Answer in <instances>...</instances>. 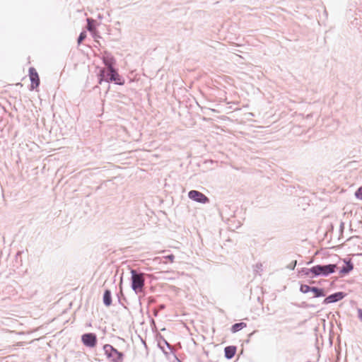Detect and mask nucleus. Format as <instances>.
Returning a JSON list of instances; mask_svg holds the SVG:
<instances>
[{
    "label": "nucleus",
    "mask_w": 362,
    "mask_h": 362,
    "mask_svg": "<svg viewBox=\"0 0 362 362\" xmlns=\"http://www.w3.org/2000/svg\"><path fill=\"white\" fill-rule=\"evenodd\" d=\"M356 197L362 200V186L356 191Z\"/></svg>",
    "instance_id": "17"
},
{
    "label": "nucleus",
    "mask_w": 362,
    "mask_h": 362,
    "mask_svg": "<svg viewBox=\"0 0 362 362\" xmlns=\"http://www.w3.org/2000/svg\"><path fill=\"white\" fill-rule=\"evenodd\" d=\"M103 303L106 306H110L112 303L111 293L109 290H106L104 293Z\"/></svg>",
    "instance_id": "11"
},
{
    "label": "nucleus",
    "mask_w": 362,
    "mask_h": 362,
    "mask_svg": "<svg viewBox=\"0 0 362 362\" xmlns=\"http://www.w3.org/2000/svg\"><path fill=\"white\" fill-rule=\"evenodd\" d=\"M104 62L107 67V71H109V65L111 64L112 66V63L111 60L108 59H105Z\"/></svg>",
    "instance_id": "18"
},
{
    "label": "nucleus",
    "mask_w": 362,
    "mask_h": 362,
    "mask_svg": "<svg viewBox=\"0 0 362 362\" xmlns=\"http://www.w3.org/2000/svg\"><path fill=\"white\" fill-rule=\"evenodd\" d=\"M310 291H312L314 293L313 297H315V298L325 296V293L323 291V289H322V288H318L317 287H312Z\"/></svg>",
    "instance_id": "12"
},
{
    "label": "nucleus",
    "mask_w": 362,
    "mask_h": 362,
    "mask_svg": "<svg viewBox=\"0 0 362 362\" xmlns=\"http://www.w3.org/2000/svg\"><path fill=\"white\" fill-rule=\"evenodd\" d=\"M163 258L169 259L171 262H173L174 261L175 257L173 255H170L164 257Z\"/></svg>",
    "instance_id": "19"
},
{
    "label": "nucleus",
    "mask_w": 362,
    "mask_h": 362,
    "mask_svg": "<svg viewBox=\"0 0 362 362\" xmlns=\"http://www.w3.org/2000/svg\"><path fill=\"white\" fill-rule=\"evenodd\" d=\"M30 72V78L32 82L31 88L34 89L37 87L40 84V78L37 73L36 72L34 68H30L29 70Z\"/></svg>",
    "instance_id": "8"
},
{
    "label": "nucleus",
    "mask_w": 362,
    "mask_h": 362,
    "mask_svg": "<svg viewBox=\"0 0 362 362\" xmlns=\"http://www.w3.org/2000/svg\"><path fill=\"white\" fill-rule=\"evenodd\" d=\"M81 340L83 344L88 347H94L97 342L95 334L87 333L82 335Z\"/></svg>",
    "instance_id": "6"
},
{
    "label": "nucleus",
    "mask_w": 362,
    "mask_h": 362,
    "mask_svg": "<svg viewBox=\"0 0 362 362\" xmlns=\"http://www.w3.org/2000/svg\"><path fill=\"white\" fill-rule=\"evenodd\" d=\"M357 312H358V317L359 320L362 322V309L358 308L357 310Z\"/></svg>",
    "instance_id": "21"
},
{
    "label": "nucleus",
    "mask_w": 362,
    "mask_h": 362,
    "mask_svg": "<svg viewBox=\"0 0 362 362\" xmlns=\"http://www.w3.org/2000/svg\"><path fill=\"white\" fill-rule=\"evenodd\" d=\"M189 199L199 203L206 204L209 202V198L202 192L197 190H191L188 193Z\"/></svg>",
    "instance_id": "5"
},
{
    "label": "nucleus",
    "mask_w": 362,
    "mask_h": 362,
    "mask_svg": "<svg viewBox=\"0 0 362 362\" xmlns=\"http://www.w3.org/2000/svg\"><path fill=\"white\" fill-rule=\"evenodd\" d=\"M86 37V33L85 31L81 32L78 38V43L80 44Z\"/></svg>",
    "instance_id": "16"
},
{
    "label": "nucleus",
    "mask_w": 362,
    "mask_h": 362,
    "mask_svg": "<svg viewBox=\"0 0 362 362\" xmlns=\"http://www.w3.org/2000/svg\"><path fill=\"white\" fill-rule=\"evenodd\" d=\"M100 83H101L102 81L105 80L107 82L114 81L119 85L124 84V80L111 64L109 65V71H105V69L100 70Z\"/></svg>",
    "instance_id": "2"
},
{
    "label": "nucleus",
    "mask_w": 362,
    "mask_h": 362,
    "mask_svg": "<svg viewBox=\"0 0 362 362\" xmlns=\"http://www.w3.org/2000/svg\"><path fill=\"white\" fill-rule=\"evenodd\" d=\"M132 288L138 293L141 291L144 285V279L142 274H137L135 270H132Z\"/></svg>",
    "instance_id": "4"
},
{
    "label": "nucleus",
    "mask_w": 362,
    "mask_h": 362,
    "mask_svg": "<svg viewBox=\"0 0 362 362\" xmlns=\"http://www.w3.org/2000/svg\"><path fill=\"white\" fill-rule=\"evenodd\" d=\"M336 264L316 265L310 269H305L303 272L308 276L313 277L319 275L327 276L334 272Z\"/></svg>",
    "instance_id": "1"
},
{
    "label": "nucleus",
    "mask_w": 362,
    "mask_h": 362,
    "mask_svg": "<svg viewBox=\"0 0 362 362\" xmlns=\"http://www.w3.org/2000/svg\"><path fill=\"white\" fill-rule=\"evenodd\" d=\"M236 349L235 346H227L225 348V356L227 358H233L235 354Z\"/></svg>",
    "instance_id": "10"
},
{
    "label": "nucleus",
    "mask_w": 362,
    "mask_h": 362,
    "mask_svg": "<svg viewBox=\"0 0 362 362\" xmlns=\"http://www.w3.org/2000/svg\"><path fill=\"white\" fill-rule=\"evenodd\" d=\"M354 268V266L352 264V263L349 261V262H345V264L340 269V274H348L349 272H351Z\"/></svg>",
    "instance_id": "9"
},
{
    "label": "nucleus",
    "mask_w": 362,
    "mask_h": 362,
    "mask_svg": "<svg viewBox=\"0 0 362 362\" xmlns=\"http://www.w3.org/2000/svg\"><path fill=\"white\" fill-rule=\"evenodd\" d=\"M311 288H312V287H310L308 285L303 284V285L300 286V292H302L303 293H307L311 291Z\"/></svg>",
    "instance_id": "14"
},
{
    "label": "nucleus",
    "mask_w": 362,
    "mask_h": 362,
    "mask_svg": "<svg viewBox=\"0 0 362 362\" xmlns=\"http://www.w3.org/2000/svg\"><path fill=\"white\" fill-rule=\"evenodd\" d=\"M345 296V294L343 292H337L334 294H332L329 296H327L323 301L324 304H329L337 302L342 298H344Z\"/></svg>",
    "instance_id": "7"
},
{
    "label": "nucleus",
    "mask_w": 362,
    "mask_h": 362,
    "mask_svg": "<svg viewBox=\"0 0 362 362\" xmlns=\"http://www.w3.org/2000/svg\"><path fill=\"white\" fill-rule=\"evenodd\" d=\"M103 350H104L105 354L107 356V357L112 362H122L123 354L118 351L112 346H111L110 344H105L103 346Z\"/></svg>",
    "instance_id": "3"
},
{
    "label": "nucleus",
    "mask_w": 362,
    "mask_h": 362,
    "mask_svg": "<svg viewBox=\"0 0 362 362\" xmlns=\"http://www.w3.org/2000/svg\"><path fill=\"white\" fill-rule=\"evenodd\" d=\"M296 265V261H294L293 262H291L288 266V268H289L290 269H294Z\"/></svg>",
    "instance_id": "20"
},
{
    "label": "nucleus",
    "mask_w": 362,
    "mask_h": 362,
    "mask_svg": "<svg viewBox=\"0 0 362 362\" xmlns=\"http://www.w3.org/2000/svg\"><path fill=\"white\" fill-rule=\"evenodd\" d=\"M93 21H93V20H92V19H90V18H88V19H87V22H88L87 29H88L89 31H90V32L93 31V30H94V27H93V24H92V23H93Z\"/></svg>",
    "instance_id": "15"
},
{
    "label": "nucleus",
    "mask_w": 362,
    "mask_h": 362,
    "mask_svg": "<svg viewBox=\"0 0 362 362\" xmlns=\"http://www.w3.org/2000/svg\"><path fill=\"white\" fill-rule=\"evenodd\" d=\"M246 327V324L244 322H239L234 324L231 327L232 332L235 333Z\"/></svg>",
    "instance_id": "13"
}]
</instances>
